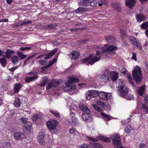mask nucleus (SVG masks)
Here are the masks:
<instances>
[{
    "label": "nucleus",
    "instance_id": "f257e3e1",
    "mask_svg": "<svg viewBox=\"0 0 148 148\" xmlns=\"http://www.w3.org/2000/svg\"><path fill=\"white\" fill-rule=\"evenodd\" d=\"M117 47L113 45L108 46V45H106L103 47H101L99 50H98L97 51L96 55L93 56L90 55L88 58L83 59L82 60L83 63H87V64L88 65L89 64L91 65L93 64L94 63L100 60L102 55L106 53L107 54H109L110 55H113L115 54V52L114 51L117 49Z\"/></svg>",
    "mask_w": 148,
    "mask_h": 148
},
{
    "label": "nucleus",
    "instance_id": "f03ea898",
    "mask_svg": "<svg viewBox=\"0 0 148 148\" xmlns=\"http://www.w3.org/2000/svg\"><path fill=\"white\" fill-rule=\"evenodd\" d=\"M119 86H118V92L119 95L125 98L128 100H131L134 99L133 96L128 94V90L127 87L125 85L124 82L122 80H118Z\"/></svg>",
    "mask_w": 148,
    "mask_h": 148
},
{
    "label": "nucleus",
    "instance_id": "7ed1b4c3",
    "mask_svg": "<svg viewBox=\"0 0 148 148\" xmlns=\"http://www.w3.org/2000/svg\"><path fill=\"white\" fill-rule=\"evenodd\" d=\"M79 82L77 78L74 77H69L68 80L65 83V86L63 87V89L65 91H71L75 90L76 88V85H73V82L77 83Z\"/></svg>",
    "mask_w": 148,
    "mask_h": 148
},
{
    "label": "nucleus",
    "instance_id": "20e7f679",
    "mask_svg": "<svg viewBox=\"0 0 148 148\" xmlns=\"http://www.w3.org/2000/svg\"><path fill=\"white\" fill-rule=\"evenodd\" d=\"M132 74L133 79L135 81L136 83L138 84L140 83L142 79L141 68L138 66L135 67Z\"/></svg>",
    "mask_w": 148,
    "mask_h": 148
},
{
    "label": "nucleus",
    "instance_id": "39448f33",
    "mask_svg": "<svg viewBox=\"0 0 148 148\" xmlns=\"http://www.w3.org/2000/svg\"><path fill=\"white\" fill-rule=\"evenodd\" d=\"M29 73L31 75L34 76L33 77H26L25 78L26 82L27 83H29L30 82H33L37 79L39 77L36 75V73L34 72H31Z\"/></svg>",
    "mask_w": 148,
    "mask_h": 148
},
{
    "label": "nucleus",
    "instance_id": "423d86ee",
    "mask_svg": "<svg viewBox=\"0 0 148 148\" xmlns=\"http://www.w3.org/2000/svg\"><path fill=\"white\" fill-rule=\"evenodd\" d=\"M57 123V121L53 120L48 121L47 123V125L49 130H53L56 129Z\"/></svg>",
    "mask_w": 148,
    "mask_h": 148
},
{
    "label": "nucleus",
    "instance_id": "0eeeda50",
    "mask_svg": "<svg viewBox=\"0 0 148 148\" xmlns=\"http://www.w3.org/2000/svg\"><path fill=\"white\" fill-rule=\"evenodd\" d=\"M99 92L98 91L89 90L86 94V98L88 99H90L92 97L98 96Z\"/></svg>",
    "mask_w": 148,
    "mask_h": 148
},
{
    "label": "nucleus",
    "instance_id": "6e6552de",
    "mask_svg": "<svg viewBox=\"0 0 148 148\" xmlns=\"http://www.w3.org/2000/svg\"><path fill=\"white\" fill-rule=\"evenodd\" d=\"M129 40L134 45L137 47L140 50L142 49V47L141 44L138 42L136 38L133 36H130L129 38Z\"/></svg>",
    "mask_w": 148,
    "mask_h": 148
},
{
    "label": "nucleus",
    "instance_id": "1a4fd4ad",
    "mask_svg": "<svg viewBox=\"0 0 148 148\" xmlns=\"http://www.w3.org/2000/svg\"><path fill=\"white\" fill-rule=\"evenodd\" d=\"M45 136L44 133L42 132H40L37 137L38 141L39 143L42 145H45V141L44 137Z\"/></svg>",
    "mask_w": 148,
    "mask_h": 148
},
{
    "label": "nucleus",
    "instance_id": "9d476101",
    "mask_svg": "<svg viewBox=\"0 0 148 148\" xmlns=\"http://www.w3.org/2000/svg\"><path fill=\"white\" fill-rule=\"evenodd\" d=\"M98 96L101 99L107 100L110 99L111 95L109 93H106L105 92L101 91L99 92Z\"/></svg>",
    "mask_w": 148,
    "mask_h": 148
},
{
    "label": "nucleus",
    "instance_id": "9b49d317",
    "mask_svg": "<svg viewBox=\"0 0 148 148\" xmlns=\"http://www.w3.org/2000/svg\"><path fill=\"white\" fill-rule=\"evenodd\" d=\"M79 106L80 109L84 112V113L86 114H90V110L85 105L80 103Z\"/></svg>",
    "mask_w": 148,
    "mask_h": 148
},
{
    "label": "nucleus",
    "instance_id": "f8f14e48",
    "mask_svg": "<svg viewBox=\"0 0 148 148\" xmlns=\"http://www.w3.org/2000/svg\"><path fill=\"white\" fill-rule=\"evenodd\" d=\"M113 143L114 145H116L117 146L119 145L121 143L120 136L117 134L115 135L112 137Z\"/></svg>",
    "mask_w": 148,
    "mask_h": 148
},
{
    "label": "nucleus",
    "instance_id": "ddd939ff",
    "mask_svg": "<svg viewBox=\"0 0 148 148\" xmlns=\"http://www.w3.org/2000/svg\"><path fill=\"white\" fill-rule=\"evenodd\" d=\"M80 55L79 52L74 51L70 53L69 56L71 58L74 60H77Z\"/></svg>",
    "mask_w": 148,
    "mask_h": 148
},
{
    "label": "nucleus",
    "instance_id": "4468645a",
    "mask_svg": "<svg viewBox=\"0 0 148 148\" xmlns=\"http://www.w3.org/2000/svg\"><path fill=\"white\" fill-rule=\"evenodd\" d=\"M136 3L135 0H126L125 5L129 8L132 9Z\"/></svg>",
    "mask_w": 148,
    "mask_h": 148
},
{
    "label": "nucleus",
    "instance_id": "2eb2a0df",
    "mask_svg": "<svg viewBox=\"0 0 148 148\" xmlns=\"http://www.w3.org/2000/svg\"><path fill=\"white\" fill-rule=\"evenodd\" d=\"M110 78L112 81H116L118 78V73L116 72L112 71L110 73Z\"/></svg>",
    "mask_w": 148,
    "mask_h": 148
},
{
    "label": "nucleus",
    "instance_id": "dca6fc26",
    "mask_svg": "<svg viewBox=\"0 0 148 148\" xmlns=\"http://www.w3.org/2000/svg\"><path fill=\"white\" fill-rule=\"evenodd\" d=\"M58 49L57 48H55L51 52L48 53L44 54L45 57L44 59H48L51 58L56 52L58 51Z\"/></svg>",
    "mask_w": 148,
    "mask_h": 148
},
{
    "label": "nucleus",
    "instance_id": "f3484780",
    "mask_svg": "<svg viewBox=\"0 0 148 148\" xmlns=\"http://www.w3.org/2000/svg\"><path fill=\"white\" fill-rule=\"evenodd\" d=\"M89 114L83 113L82 115V117L83 120L87 122H89L92 121V118Z\"/></svg>",
    "mask_w": 148,
    "mask_h": 148
},
{
    "label": "nucleus",
    "instance_id": "a211bd4d",
    "mask_svg": "<svg viewBox=\"0 0 148 148\" xmlns=\"http://www.w3.org/2000/svg\"><path fill=\"white\" fill-rule=\"evenodd\" d=\"M56 83L55 82V80L53 79L49 82L46 87L47 90H49L53 88L56 87Z\"/></svg>",
    "mask_w": 148,
    "mask_h": 148
},
{
    "label": "nucleus",
    "instance_id": "6ab92c4d",
    "mask_svg": "<svg viewBox=\"0 0 148 148\" xmlns=\"http://www.w3.org/2000/svg\"><path fill=\"white\" fill-rule=\"evenodd\" d=\"M113 8L118 12H120L121 10V5L118 3H112V4Z\"/></svg>",
    "mask_w": 148,
    "mask_h": 148
},
{
    "label": "nucleus",
    "instance_id": "aec40b11",
    "mask_svg": "<svg viewBox=\"0 0 148 148\" xmlns=\"http://www.w3.org/2000/svg\"><path fill=\"white\" fill-rule=\"evenodd\" d=\"M145 90V86L143 85L141 87L138 88L137 93L140 96H143V94Z\"/></svg>",
    "mask_w": 148,
    "mask_h": 148
},
{
    "label": "nucleus",
    "instance_id": "412c9836",
    "mask_svg": "<svg viewBox=\"0 0 148 148\" xmlns=\"http://www.w3.org/2000/svg\"><path fill=\"white\" fill-rule=\"evenodd\" d=\"M89 9L84 7H79L76 10L75 12L77 13H81L83 12L88 11Z\"/></svg>",
    "mask_w": 148,
    "mask_h": 148
},
{
    "label": "nucleus",
    "instance_id": "4be33fe9",
    "mask_svg": "<svg viewBox=\"0 0 148 148\" xmlns=\"http://www.w3.org/2000/svg\"><path fill=\"white\" fill-rule=\"evenodd\" d=\"M146 17L143 14H138L136 17V20L138 22H141L146 19Z\"/></svg>",
    "mask_w": 148,
    "mask_h": 148
},
{
    "label": "nucleus",
    "instance_id": "5701e85b",
    "mask_svg": "<svg viewBox=\"0 0 148 148\" xmlns=\"http://www.w3.org/2000/svg\"><path fill=\"white\" fill-rule=\"evenodd\" d=\"M101 78L102 80L105 82H107L109 79L108 74L106 72H105L101 75Z\"/></svg>",
    "mask_w": 148,
    "mask_h": 148
},
{
    "label": "nucleus",
    "instance_id": "b1692460",
    "mask_svg": "<svg viewBox=\"0 0 148 148\" xmlns=\"http://www.w3.org/2000/svg\"><path fill=\"white\" fill-rule=\"evenodd\" d=\"M49 81L48 78L45 77L42 78V80L39 84L40 86L41 87L45 86L46 83Z\"/></svg>",
    "mask_w": 148,
    "mask_h": 148
},
{
    "label": "nucleus",
    "instance_id": "393cba45",
    "mask_svg": "<svg viewBox=\"0 0 148 148\" xmlns=\"http://www.w3.org/2000/svg\"><path fill=\"white\" fill-rule=\"evenodd\" d=\"M141 108L143 110L144 112L148 114V104L145 103L141 104Z\"/></svg>",
    "mask_w": 148,
    "mask_h": 148
},
{
    "label": "nucleus",
    "instance_id": "a878e982",
    "mask_svg": "<svg viewBox=\"0 0 148 148\" xmlns=\"http://www.w3.org/2000/svg\"><path fill=\"white\" fill-rule=\"evenodd\" d=\"M14 52L8 49L7 51L5 52V58H10L12 54H13Z\"/></svg>",
    "mask_w": 148,
    "mask_h": 148
},
{
    "label": "nucleus",
    "instance_id": "bb28decb",
    "mask_svg": "<svg viewBox=\"0 0 148 148\" xmlns=\"http://www.w3.org/2000/svg\"><path fill=\"white\" fill-rule=\"evenodd\" d=\"M101 114L103 118L105 121H109L110 120L111 116L102 112H101Z\"/></svg>",
    "mask_w": 148,
    "mask_h": 148
},
{
    "label": "nucleus",
    "instance_id": "cd10ccee",
    "mask_svg": "<svg viewBox=\"0 0 148 148\" xmlns=\"http://www.w3.org/2000/svg\"><path fill=\"white\" fill-rule=\"evenodd\" d=\"M0 63L2 66L5 67L6 66V61L4 55L2 56V58H0Z\"/></svg>",
    "mask_w": 148,
    "mask_h": 148
},
{
    "label": "nucleus",
    "instance_id": "c85d7f7f",
    "mask_svg": "<svg viewBox=\"0 0 148 148\" xmlns=\"http://www.w3.org/2000/svg\"><path fill=\"white\" fill-rule=\"evenodd\" d=\"M32 127V123L31 122H27L26 123L25 127V130L27 131V133H29L30 132Z\"/></svg>",
    "mask_w": 148,
    "mask_h": 148
},
{
    "label": "nucleus",
    "instance_id": "c756f323",
    "mask_svg": "<svg viewBox=\"0 0 148 148\" xmlns=\"http://www.w3.org/2000/svg\"><path fill=\"white\" fill-rule=\"evenodd\" d=\"M99 138L101 140L106 142H109L110 141V139L109 138L103 136H100Z\"/></svg>",
    "mask_w": 148,
    "mask_h": 148
},
{
    "label": "nucleus",
    "instance_id": "7c9ffc66",
    "mask_svg": "<svg viewBox=\"0 0 148 148\" xmlns=\"http://www.w3.org/2000/svg\"><path fill=\"white\" fill-rule=\"evenodd\" d=\"M18 58L16 56H13L11 58V61L13 63H16L18 61Z\"/></svg>",
    "mask_w": 148,
    "mask_h": 148
},
{
    "label": "nucleus",
    "instance_id": "2f4dec72",
    "mask_svg": "<svg viewBox=\"0 0 148 148\" xmlns=\"http://www.w3.org/2000/svg\"><path fill=\"white\" fill-rule=\"evenodd\" d=\"M127 77L128 78V79L129 81V82L133 86L134 85V83L132 81V78L131 75L130 74H127Z\"/></svg>",
    "mask_w": 148,
    "mask_h": 148
},
{
    "label": "nucleus",
    "instance_id": "473e14b6",
    "mask_svg": "<svg viewBox=\"0 0 148 148\" xmlns=\"http://www.w3.org/2000/svg\"><path fill=\"white\" fill-rule=\"evenodd\" d=\"M50 112L52 113L56 117H58L60 116V114L57 111H53L50 109L49 110Z\"/></svg>",
    "mask_w": 148,
    "mask_h": 148
},
{
    "label": "nucleus",
    "instance_id": "72a5a7b5",
    "mask_svg": "<svg viewBox=\"0 0 148 148\" xmlns=\"http://www.w3.org/2000/svg\"><path fill=\"white\" fill-rule=\"evenodd\" d=\"M93 148H103L102 146L100 144L95 143L93 145Z\"/></svg>",
    "mask_w": 148,
    "mask_h": 148
},
{
    "label": "nucleus",
    "instance_id": "f704fd0d",
    "mask_svg": "<svg viewBox=\"0 0 148 148\" xmlns=\"http://www.w3.org/2000/svg\"><path fill=\"white\" fill-rule=\"evenodd\" d=\"M57 26V25L55 23L53 24H50L47 25L46 26L47 28L48 29H54Z\"/></svg>",
    "mask_w": 148,
    "mask_h": 148
},
{
    "label": "nucleus",
    "instance_id": "c9c22d12",
    "mask_svg": "<svg viewBox=\"0 0 148 148\" xmlns=\"http://www.w3.org/2000/svg\"><path fill=\"white\" fill-rule=\"evenodd\" d=\"M72 122L73 124L75 126H78L79 125V123L77 120L76 117H73V119H72Z\"/></svg>",
    "mask_w": 148,
    "mask_h": 148
},
{
    "label": "nucleus",
    "instance_id": "e433bc0d",
    "mask_svg": "<svg viewBox=\"0 0 148 148\" xmlns=\"http://www.w3.org/2000/svg\"><path fill=\"white\" fill-rule=\"evenodd\" d=\"M99 3L96 0L90 2V3H89V5L91 6H96L98 4L99 5Z\"/></svg>",
    "mask_w": 148,
    "mask_h": 148
},
{
    "label": "nucleus",
    "instance_id": "4c0bfd02",
    "mask_svg": "<svg viewBox=\"0 0 148 148\" xmlns=\"http://www.w3.org/2000/svg\"><path fill=\"white\" fill-rule=\"evenodd\" d=\"M120 31L122 37H126L127 36V35L124 30L121 29L120 30Z\"/></svg>",
    "mask_w": 148,
    "mask_h": 148
},
{
    "label": "nucleus",
    "instance_id": "58836bf2",
    "mask_svg": "<svg viewBox=\"0 0 148 148\" xmlns=\"http://www.w3.org/2000/svg\"><path fill=\"white\" fill-rule=\"evenodd\" d=\"M14 92L15 93H18V84L16 83L15 84L14 88Z\"/></svg>",
    "mask_w": 148,
    "mask_h": 148
},
{
    "label": "nucleus",
    "instance_id": "ea45409f",
    "mask_svg": "<svg viewBox=\"0 0 148 148\" xmlns=\"http://www.w3.org/2000/svg\"><path fill=\"white\" fill-rule=\"evenodd\" d=\"M141 26L142 28L146 29V28L148 27V21L143 23L141 24Z\"/></svg>",
    "mask_w": 148,
    "mask_h": 148
},
{
    "label": "nucleus",
    "instance_id": "a19ab883",
    "mask_svg": "<svg viewBox=\"0 0 148 148\" xmlns=\"http://www.w3.org/2000/svg\"><path fill=\"white\" fill-rule=\"evenodd\" d=\"M69 132L70 133L72 134L73 135H75L76 134L75 129L73 127L70 130Z\"/></svg>",
    "mask_w": 148,
    "mask_h": 148
},
{
    "label": "nucleus",
    "instance_id": "79ce46f5",
    "mask_svg": "<svg viewBox=\"0 0 148 148\" xmlns=\"http://www.w3.org/2000/svg\"><path fill=\"white\" fill-rule=\"evenodd\" d=\"M57 58H55L53 59L51 61L49 62V64L48 65H47V67H50L52 64H53L54 63L57 61Z\"/></svg>",
    "mask_w": 148,
    "mask_h": 148
},
{
    "label": "nucleus",
    "instance_id": "37998d69",
    "mask_svg": "<svg viewBox=\"0 0 148 148\" xmlns=\"http://www.w3.org/2000/svg\"><path fill=\"white\" fill-rule=\"evenodd\" d=\"M38 114H35L33 115L32 116V119L33 121H36L38 117Z\"/></svg>",
    "mask_w": 148,
    "mask_h": 148
},
{
    "label": "nucleus",
    "instance_id": "c03bdc74",
    "mask_svg": "<svg viewBox=\"0 0 148 148\" xmlns=\"http://www.w3.org/2000/svg\"><path fill=\"white\" fill-rule=\"evenodd\" d=\"M27 56L26 55H24L22 54L21 53H20L19 51V58H20L19 59L21 60L25 58H26Z\"/></svg>",
    "mask_w": 148,
    "mask_h": 148
},
{
    "label": "nucleus",
    "instance_id": "a18cd8bd",
    "mask_svg": "<svg viewBox=\"0 0 148 148\" xmlns=\"http://www.w3.org/2000/svg\"><path fill=\"white\" fill-rule=\"evenodd\" d=\"M92 106L95 109L98 110L99 112H100L101 110V108L100 107H98L97 105H96L94 104H93L92 105Z\"/></svg>",
    "mask_w": 148,
    "mask_h": 148
},
{
    "label": "nucleus",
    "instance_id": "49530a36",
    "mask_svg": "<svg viewBox=\"0 0 148 148\" xmlns=\"http://www.w3.org/2000/svg\"><path fill=\"white\" fill-rule=\"evenodd\" d=\"M14 105L17 108L18 107V98H16L15 99L14 103Z\"/></svg>",
    "mask_w": 148,
    "mask_h": 148
},
{
    "label": "nucleus",
    "instance_id": "de8ad7c7",
    "mask_svg": "<svg viewBox=\"0 0 148 148\" xmlns=\"http://www.w3.org/2000/svg\"><path fill=\"white\" fill-rule=\"evenodd\" d=\"M87 138L91 141H97V139L94 138L93 137L87 136Z\"/></svg>",
    "mask_w": 148,
    "mask_h": 148
},
{
    "label": "nucleus",
    "instance_id": "09e8293b",
    "mask_svg": "<svg viewBox=\"0 0 148 148\" xmlns=\"http://www.w3.org/2000/svg\"><path fill=\"white\" fill-rule=\"evenodd\" d=\"M101 3H99V5L101 6L103 4H105L108 2V0H101Z\"/></svg>",
    "mask_w": 148,
    "mask_h": 148
},
{
    "label": "nucleus",
    "instance_id": "8fccbe9b",
    "mask_svg": "<svg viewBox=\"0 0 148 148\" xmlns=\"http://www.w3.org/2000/svg\"><path fill=\"white\" fill-rule=\"evenodd\" d=\"M27 119L25 117H23L21 118V121L23 123H25L26 124L27 122Z\"/></svg>",
    "mask_w": 148,
    "mask_h": 148
},
{
    "label": "nucleus",
    "instance_id": "3c124183",
    "mask_svg": "<svg viewBox=\"0 0 148 148\" xmlns=\"http://www.w3.org/2000/svg\"><path fill=\"white\" fill-rule=\"evenodd\" d=\"M25 137V135L23 133L19 132V139L23 138Z\"/></svg>",
    "mask_w": 148,
    "mask_h": 148
},
{
    "label": "nucleus",
    "instance_id": "603ef678",
    "mask_svg": "<svg viewBox=\"0 0 148 148\" xmlns=\"http://www.w3.org/2000/svg\"><path fill=\"white\" fill-rule=\"evenodd\" d=\"M31 49V47H21L20 48V50L22 51H25L26 50L30 49Z\"/></svg>",
    "mask_w": 148,
    "mask_h": 148
},
{
    "label": "nucleus",
    "instance_id": "864d4df0",
    "mask_svg": "<svg viewBox=\"0 0 148 148\" xmlns=\"http://www.w3.org/2000/svg\"><path fill=\"white\" fill-rule=\"evenodd\" d=\"M97 103L98 105L101 106H103L105 105L104 103L100 101H97Z\"/></svg>",
    "mask_w": 148,
    "mask_h": 148
},
{
    "label": "nucleus",
    "instance_id": "5fc2aeb1",
    "mask_svg": "<svg viewBox=\"0 0 148 148\" xmlns=\"http://www.w3.org/2000/svg\"><path fill=\"white\" fill-rule=\"evenodd\" d=\"M14 137V138L16 140L18 139V132H16L15 133Z\"/></svg>",
    "mask_w": 148,
    "mask_h": 148
},
{
    "label": "nucleus",
    "instance_id": "6e6d98bb",
    "mask_svg": "<svg viewBox=\"0 0 148 148\" xmlns=\"http://www.w3.org/2000/svg\"><path fill=\"white\" fill-rule=\"evenodd\" d=\"M145 103L148 104V95H146L144 99Z\"/></svg>",
    "mask_w": 148,
    "mask_h": 148
},
{
    "label": "nucleus",
    "instance_id": "4d7b16f0",
    "mask_svg": "<svg viewBox=\"0 0 148 148\" xmlns=\"http://www.w3.org/2000/svg\"><path fill=\"white\" fill-rule=\"evenodd\" d=\"M38 63H40L43 65H44L45 64V60H38Z\"/></svg>",
    "mask_w": 148,
    "mask_h": 148
},
{
    "label": "nucleus",
    "instance_id": "13d9d810",
    "mask_svg": "<svg viewBox=\"0 0 148 148\" xmlns=\"http://www.w3.org/2000/svg\"><path fill=\"white\" fill-rule=\"evenodd\" d=\"M55 82L57 84L56 85V87H57L59 84H60L62 83V80H59L58 81H56L55 80Z\"/></svg>",
    "mask_w": 148,
    "mask_h": 148
},
{
    "label": "nucleus",
    "instance_id": "bf43d9fd",
    "mask_svg": "<svg viewBox=\"0 0 148 148\" xmlns=\"http://www.w3.org/2000/svg\"><path fill=\"white\" fill-rule=\"evenodd\" d=\"M132 59L133 60H136V54L135 53H132Z\"/></svg>",
    "mask_w": 148,
    "mask_h": 148
},
{
    "label": "nucleus",
    "instance_id": "052dcab7",
    "mask_svg": "<svg viewBox=\"0 0 148 148\" xmlns=\"http://www.w3.org/2000/svg\"><path fill=\"white\" fill-rule=\"evenodd\" d=\"M79 148H88V145L86 144H84L79 146Z\"/></svg>",
    "mask_w": 148,
    "mask_h": 148
},
{
    "label": "nucleus",
    "instance_id": "680f3d73",
    "mask_svg": "<svg viewBox=\"0 0 148 148\" xmlns=\"http://www.w3.org/2000/svg\"><path fill=\"white\" fill-rule=\"evenodd\" d=\"M125 131L127 133H129L130 132V130L129 128L126 127L125 129Z\"/></svg>",
    "mask_w": 148,
    "mask_h": 148
},
{
    "label": "nucleus",
    "instance_id": "e2e57ef3",
    "mask_svg": "<svg viewBox=\"0 0 148 148\" xmlns=\"http://www.w3.org/2000/svg\"><path fill=\"white\" fill-rule=\"evenodd\" d=\"M106 40L109 43L111 42H112L111 40V37H107L106 38Z\"/></svg>",
    "mask_w": 148,
    "mask_h": 148
},
{
    "label": "nucleus",
    "instance_id": "0e129e2a",
    "mask_svg": "<svg viewBox=\"0 0 148 148\" xmlns=\"http://www.w3.org/2000/svg\"><path fill=\"white\" fill-rule=\"evenodd\" d=\"M8 21V19H3L0 20V23L7 22Z\"/></svg>",
    "mask_w": 148,
    "mask_h": 148
},
{
    "label": "nucleus",
    "instance_id": "69168bd1",
    "mask_svg": "<svg viewBox=\"0 0 148 148\" xmlns=\"http://www.w3.org/2000/svg\"><path fill=\"white\" fill-rule=\"evenodd\" d=\"M145 146V144L144 143H141L139 145V147L140 148H142L143 147H144Z\"/></svg>",
    "mask_w": 148,
    "mask_h": 148
},
{
    "label": "nucleus",
    "instance_id": "338daca9",
    "mask_svg": "<svg viewBox=\"0 0 148 148\" xmlns=\"http://www.w3.org/2000/svg\"><path fill=\"white\" fill-rule=\"evenodd\" d=\"M17 67H14L12 68L9 69V70L12 72H13L16 69H17Z\"/></svg>",
    "mask_w": 148,
    "mask_h": 148
},
{
    "label": "nucleus",
    "instance_id": "774afa93",
    "mask_svg": "<svg viewBox=\"0 0 148 148\" xmlns=\"http://www.w3.org/2000/svg\"><path fill=\"white\" fill-rule=\"evenodd\" d=\"M38 53H34V54H33L31 55V56H29V58H32L34 57H35L36 56V55L37 54H38Z\"/></svg>",
    "mask_w": 148,
    "mask_h": 148
}]
</instances>
